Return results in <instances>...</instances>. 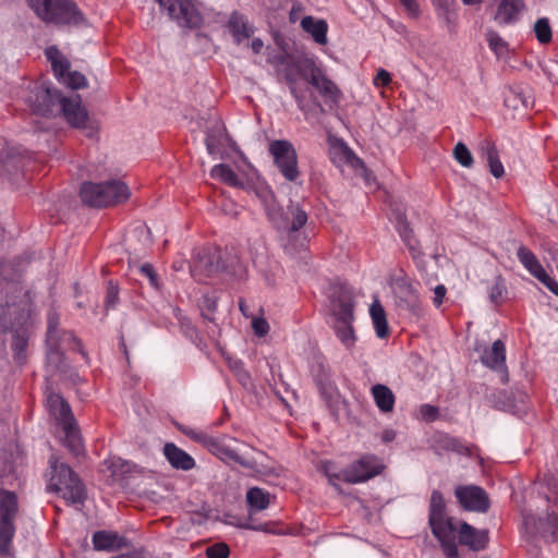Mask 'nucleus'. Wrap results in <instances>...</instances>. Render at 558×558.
<instances>
[{"mask_svg": "<svg viewBox=\"0 0 558 558\" xmlns=\"http://www.w3.org/2000/svg\"><path fill=\"white\" fill-rule=\"evenodd\" d=\"M267 62L272 65L276 73L282 76L289 86L298 108L307 112L312 92L306 85H301L300 80H306L326 100L338 102L341 92L318 66L313 58L296 56L287 51L269 53Z\"/></svg>", "mask_w": 558, "mask_h": 558, "instance_id": "1", "label": "nucleus"}, {"mask_svg": "<svg viewBox=\"0 0 558 558\" xmlns=\"http://www.w3.org/2000/svg\"><path fill=\"white\" fill-rule=\"evenodd\" d=\"M10 290L17 291V294L5 304L0 303V330L3 332L14 330L11 347L16 362L23 364L26 361L28 344V335L23 327L29 318V302L21 289L17 290L12 286Z\"/></svg>", "mask_w": 558, "mask_h": 558, "instance_id": "2", "label": "nucleus"}, {"mask_svg": "<svg viewBox=\"0 0 558 558\" xmlns=\"http://www.w3.org/2000/svg\"><path fill=\"white\" fill-rule=\"evenodd\" d=\"M330 315L332 328L337 338L347 348L351 349L356 341L353 329L354 313L352 293L342 286H335L330 293Z\"/></svg>", "mask_w": 558, "mask_h": 558, "instance_id": "3", "label": "nucleus"}, {"mask_svg": "<svg viewBox=\"0 0 558 558\" xmlns=\"http://www.w3.org/2000/svg\"><path fill=\"white\" fill-rule=\"evenodd\" d=\"M59 315L56 312H50L48 315L46 345L47 365L53 372H64V350H77L85 359L87 357L80 340L71 331L59 329Z\"/></svg>", "mask_w": 558, "mask_h": 558, "instance_id": "4", "label": "nucleus"}, {"mask_svg": "<svg viewBox=\"0 0 558 558\" xmlns=\"http://www.w3.org/2000/svg\"><path fill=\"white\" fill-rule=\"evenodd\" d=\"M428 522L447 558H459L456 543L457 526L446 513V504L439 490H433L429 500Z\"/></svg>", "mask_w": 558, "mask_h": 558, "instance_id": "5", "label": "nucleus"}, {"mask_svg": "<svg viewBox=\"0 0 558 558\" xmlns=\"http://www.w3.org/2000/svg\"><path fill=\"white\" fill-rule=\"evenodd\" d=\"M50 477L47 490L59 494L68 504H83L86 488L78 475L66 464L52 454L49 458Z\"/></svg>", "mask_w": 558, "mask_h": 558, "instance_id": "6", "label": "nucleus"}, {"mask_svg": "<svg viewBox=\"0 0 558 558\" xmlns=\"http://www.w3.org/2000/svg\"><path fill=\"white\" fill-rule=\"evenodd\" d=\"M34 13L46 23L80 26L84 16L72 0H26Z\"/></svg>", "mask_w": 558, "mask_h": 558, "instance_id": "7", "label": "nucleus"}, {"mask_svg": "<svg viewBox=\"0 0 558 558\" xmlns=\"http://www.w3.org/2000/svg\"><path fill=\"white\" fill-rule=\"evenodd\" d=\"M84 204L90 207H108L125 202L130 197L129 186L120 180L104 183L84 182L80 190Z\"/></svg>", "mask_w": 558, "mask_h": 558, "instance_id": "8", "label": "nucleus"}, {"mask_svg": "<svg viewBox=\"0 0 558 558\" xmlns=\"http://www.w3.org/2000/svg\"><path fill=\"white\" fill-rule=\"evenodd\" d=\"M271 219L275 217L268 211ZM307 214L299 203L290 202L287 206L286 217L280 221H275L277 228L281 230L284 250L291 254L295 253L300 247L305 246L306 236L301 229L307 222Z\"/></svg>", "mask_w": 558, "mask_h": 558, "instance_id": "9", "label": "nucleus"}, {"mask_svg": "<svg viewBox=\"0 0 558 558\" xmlns=\"http://www.w3.org/2000/svg\"><path fill=\"white\" fill-rule=\"evenodd\" d=\"M62 95L46 82H35L27 88L24 96L25 102L31 110L40 116L56 114L59 99Z\"/></svg>", "mask_w": 558, "mask_h": 558, "instance_id": "10", "label": "nucleus"}, {"mask_svg": "<svg viewBox=\"0 0 558 558\" xmlns=\"http://www.w3.org/2000/svg\"><path fill=\"white\" fill-rule=\"evenodd\" d=\"M179 26L199 28L203 15L193 0H155Z\"/></svg>", "mask_w": 558, "mask_h": 558, "instance_id": "11", "label": "nucleus"}, {"mask_svg": "<svg viewBox=\"0 0 558 558\" xmlns=\"http://www.w3.org/2000/svg\"><path fill=\"white\" fill-rule=\"evenodd\" d=\"M45 54L51 63L54 76L59 82L72 89L83 88L87 85L86 77L82 73L70 70V61L57 47H48Z\"/></svg>", "mask_w": 558, "mask_h": 558, "instance_id": "12", "label": "nucleus"}, {"mask_svg": "<svg viewBox=\"0 0 558 558\" xmlns=\"http://www.w3.org/2000/svg\"><path fill=\"white\" fill-rule=\"evenodd\" d=\"M269 151L272 155L281 174L289 181L299 177L298 156L293 145L284 140L270 143Z\"/></svg>", "mask_w": 558, "mask_h": 558, "instance_id": "13", "label": "nucleus"}, {"mask_svg": "<svg viewBox=\"0 0 558 558\" xmlns=\"http://www.w3.org/2000/svg\"><path fill=\"white\" fill-rule=\"evenodd\" d=\"M384 465L374 454H365L344 469V483H364L380 474Z\"/></svg>", "mask_w": 558, "mask_h": 558, "instance_id": "14", "label": "nucleus"}, {"mask_svg": "<svg viewBox=\"0 0 558 558\" xmlns=\"http://www.w3.org/2000/svg\"><path fill=\"white\" fill-rule=\"evenodd\" d=\"M62 113L66 122L76 129H86L88 125V112L82 105L80 95L63 97L59 99L56 113Z\"/></svg>", "mask_w": 558, "mask_h": 558, "instance_id": "15", "label": "nucleus"}, {"mask_svg": "<svg viewBox=\"0 0 558 558\" xmlns=\"http://www.w3.org/2000/svg\"><path fill=\"white\" fill-rule=\"evenodd\" d=\"M459 504L469 511L486 512L489 508V498L486 492L475 485H461L454 489Z\"/></svg>", "mask_w": 558, "mask_h": 558, "instance_id": "16", "label": "nucleus"}, {"mask_svg": "<svg viewBox=\"0 0 558 558\" xmlns=\"http://www.w3.org/2000/svg\"><path fill=\"white\" fill-rule=\"evenodd\" d=\"M235 439L228 437V436H221V437H213L210 438L209 442L207 444L206 448L215 456H217L221 460H230L234 461L235 463H239L242 466L245 468H253V463L243 457H241L236 450L232 447V442H234Z\"/></svg>", "mask_w": 558, "mask_h": 558, "instance_id": "17", "label": "nucleus"}, {"mask_svg": "<svg viewBox=\"0 0 558 558\" xmlns=\"http://www.w3.org/2000/svg\"><path fill=\"white\" fill-rule=\"evenodd\" d=\"M457 534L459 543L474 551L485 549L489 541L487 530H477L466 522H461L459 530L456 532Z\"/></svg>", "mask_w": 558, "mask_h": 558, "instance_id": "18", "label": "nucleus"}, {"mask_svg": "<svg viewBox=\"0 0 558 558\" xmlns=\"http://www.w3.org/2000/svg\"><path fill=\"white\" fill-rule=\"evenodd\" d=\"M475 351L480 353L481 362L492 369H506V347L501 340H496L490 348L476 343Z\"/></svg>", "mask_w": 558, "mask_h": 558, "instance_id": "19", "label": "nucleus"}, {"mask_svg": "<svg viewBox=\"0 0 558 558\" xmlns=\"http://www.w3.org/2000/svg\"><path fill=\"white\" fill-rule=\"evenodd\" d=\"M248 173L250 169L243 172L239 170V173H235L233 169L226 163L216 165L210 169L211 178L217 179L230 186L239 189H247L250 186L246 183V175Z\"/></svg>", "mask_w": 558, "mask_h": 558, "instance_id": "20", "label": "nucleus"}, {"mask_svg": "<svg viewBox=\"0 0 558 558\" xmlns=\"http://www.w3.org/2000/svg\"><path fill=\"white\" fill-rule=\"evenodd\" d=\"M524 8L525 4L523 0H501L498 3L494 20L499 25L514 24L519 20Z\"/></svg>", "mask_w": 558, "mask_h": 558, "instance_id": "21", "label": "nucleus"}, {"mask_svg": "<svg viewBox=\"0 0 558 558\" xmlns=\"http://www.w3.org/2000/svg\"><path fill=\"white\" fill-rule=\"evenodd\" d=\"M227 27L232 35L234 44L238 46L251 38L255 32L254 26L250 24L247 19L239 12L231 13Z\"/></svg>", "mask_w": 558, "mask_h": 558, "instance_id": "22", "label": "nucleus"}, {"mask_svg": "<svg viewBox=\"0 0 558 558\" xmlns=\"http://www.w3.org/2000/svg\"><path fill=\"white\" fill-rule=\"evenodd\" d=\"M163 454L170 465L175 470L190 471L196 465L194 458L173 442H167Z\"/></svg>", "mask_w": 558, "mask_h": 558, "instance_id": "23", "label": "nucleus"}, {"mask_svg": "<svg viewBox=\"0 0 558 558\" xmlns=\"http://www.w3.org/2000/svg\"><path fill=\"white\" fill-rule=\"evenodd\" d=\"M46 405L50 415L54 417L59 425L75 420L69 403L56 392L47 395Z\"/></svg>", "mask_w": 558, "mask_h": 558, "instance_id": "24", "label": "nucleus"}, {"mask_svg": "<svg viewBox=\"0 0 558 558\" xmlns=\"http://www.w3.org/2000/svg\"><path fill=\"white\" fill-rule=\"evenodd\" d=\"M301 27L311 35L316 44L326 45L328 43V24L325 20L306 15L301 20Z\"/></svg>", "mask_w": 558, "mask_h": 558, "instance_id": "25", "label": "nucleus"}, {"mask_svg": "<svg viewBox=\"0 0 558 558\" xmlns=\"http://www.w3.org/2000/svg\"><path fill=\"white\" fill-rule=\"evenodd\" d=\"M128 247L140 255L151 244L150 230L145 225L135 227L126 239Z\"/></svg>", "mask_w": 558, "mask_h": 558, "instance_id": "26", "label": "nucleus"}, {"mask_svg": "<svg viewBox=\"0 0 558 558\" xmlns=\"http://www.w3.org/2000/svg\"><path fill=\"white\" fill-rule=\"evenodd\" d=\"M371 395L380 412L390 413L393 411L396 397L388 386L376 384L371 388Z\"/></svg>", "mask_w": 558, "mask_h": 558, "instance_id": "27", "label": "nucleus"}, {"mask_svg": "<svg viewBox=\"0 0 558 558\" xmlns=\"http://www.w3.org/2000/svg\"><path fill=\"white\" fill-rule=\"evenodd\" d=\"M124 544L123 537L116 532L98 531L93 535V545L96 550L113 551Z\"/></svg>", "mask_w": 558, "mask_h": 558, "instance_id": "28", "label": "nucleus"}, {"mask_svg": "<svg viewBox=\"0 0 558 558\" xmlns=\"http://www.w3.org/2000/svg\"><path fill=\"white\" fill-rule=\"evenodd\" d=\"M60 426L64 433V446L75 456L83 453L84 446L76 421L73 420Z\"/></svg>", "mask_w": 558, "mask_h": 558, "instance_id": "29", "label": "nucleus"}, {"mask_svg": "<svg viewBox=\"0 0 558 558\" xmlns=\"http://www.w3.org/2000/svg\"><path fill=\"white\" fill-rule=\"evenodd\" d=\"M245 498L250 508V514H252L266 510L270 505L271 495L267 490L255 486L246 492Z\"/></svg>", "mask_w": 558, "mask_h": 558, "instance_id": "30", "label": "nucleus"}, {"mask_svg": "<svg viewBox=\"0 0 558 558\" xmlns=\"http://www.w3.org/2000/svg\"><path fill=\"white\" fill-rule=\"evenodd\" d=\"M218 270V262L207 253L201 255L198 260L194 262V265L191 267V274L197 280H203V277H210Z\"/></svg>", "mask_w": 558, "mask_h": 558, "instance_id": "31", "label": "nucleus"}, {"mask_svg": "<svg viewBox=\"0 0 558 558\" xmlns=\"http://www.w3.org/2000/svg\"><path fill=\"white\" fill-rule=\"evenodd\" d=\"M369 315L373 322V326L376 336L380 339L386 338L389 335V327L386 317V312L380 304L379 300L375 299L369 307Z\"/></svg>", "mask_w": 558, "mask_h": 558, "instance_id": "32", "label": "nucleus"}, {"mask_svg": "<svg viewBox=\"0 0 558 558\" xmlns=\"http://www.w3.org/2000/svg\"><path fill=\"white\" fill-rule=\"evenodd\" d=\"M518 259L529 272L539 280L545 277V269L534 255V253L525 246H520L517 252Z\"/></svg>", "mask_w": 558, "mask_h": 558, "instance_id": "33", "label": "nucleus"}, {"mask_svg": "<svg viewBox=\"0 0 558 558\" xmlns=\"http://www.w3.org/2000/svg\"><path fill=\"white\" fill-rule=\"evenodd\" d=\"M255 170L250 167V173L246 175V183L250 185L245 189L247 192H254L255 195L260 199L263 205L268 208L274 201L272 191L265 183H253V178L255 177Z\"/></svg>", "mask_w": 558, "mask_h": 558, "instance_id": "34", "label": "nucleus"}, {"mask_svg": "<svg viewBox=\"0 0 558 558\" xmlns=\"http://www.w3.org/2000/svg\"><path fill=\"white\" fill-rule=\"evenodd\" d=\"M482 155L486 159L490 173L496 178L500 179L505 174V168L499 159L498 151L495 145L485 143L482 145Z\"/></svg>", "mask_w": 558, "mask_h": 558, "instance_id": "35", "label": "nucleus"}, {"mask_svg": "<svg viewBox=\"0 0 558 558\" xmlns=\"http://www.w3.org/2000/svg\"><path fill=\"white\" fill-rule=\"evenodd\" d=\"M15 534L14 519H0V555H11V542Z\"/></svg>", "mask_w": 558, "mask_h": 558, "instance_id": "36", "label": "nucleus"}, {"mask_svg": "<svg viewBox=\"0 0 558 558\" xmlns=\"http://www.w3.org/2000/svg\"><path fill=\"white\" fill-rule=\"evenodd\" d=\"M104 465L110 471L113 482H122L123 476L132 471L133 465L121 458H110L104 461Z\"/></svg>", "mask_w": 558, "mask_h": 558, "instance_id": "37", "label": "nucleus"}, {"mask_svg": "<svg viewBox=\"0 0 558 558\" xmlns=\"http://www.w3.org/2000/svg\"><path fill=\"white\" fill-rule=\"evenodd\" d=\"M19 166L20 159L13 148L0 141V174L9 173L12 169H17Z\"/></svg>", "mask_w": 558, "mask_h": 558, "instance_id": "38", "label": "nucleus"}, {"mask_svg": "<svg viewBox=\"0 0 558 558\" xmlns=\"http://www.w3.org/2000/svg\"><path fill=\"white\" fill-rule=\"evenodd\" d=\"M17 498L14 493L0 490V519H15Z\"/></svg>", "mask_w": 558, "mask_h": 558, "instance_id": "39", "label": "nucleus"}, {"mask_svg": "<svg viewBox=\"0 0 558 558\" xmlns=\"http://www.w3.org/2000/svg\"><path fill=\"white\" fill-rule=\"evenodd\" d=\"M225 133V128L220 123H216L215 131L208 132L206 135L205 144L209 155L219 153L221 138Z\"/></svg>", "mask_w": 558, "mask_h": 558, "instance_id": "40", "label": "nucleus"}, {"mask_svg": "<svg viewBox=\"0 0 558 558\" xmlns=\"http://www.w3.org/2000/svg\"><path fill=\"white\" fill-rule=\"evenodd\" d=\"M320 470L332 486L338 487V482H344V469H339L332 461H323Z\"/></svg>", "mask_w": 558, "mask_h": 558, "instance_id": "41", "label": "nucleus"}, {"mask_svg": "<svg viewBox=\"0 0 558 558\" xmlns=\"http://www.w3.org/2000/svg\"><path fill=\"white\" fill-rule=\"evenodd\" d=\"M534 32L541 44H548L551 40L553 33L547 17H541L535 22Z\"/></svg>", "mask_w": 558, "mask_h": 558, "instance_id": "42", "label": "nucleus"}, {"mask_svg": "<svg viewBox=\"0 0 558 558\" xmlns=\"http://www.w3.org/2000/svg\"><path fill=\"white\" fill-rule=\"evenodd\" d=\"M317 387L322 393V396L327 400H332L337 395V387L329 379L327 375L322 377H316Z\"/></svg>", "mask_w": 558, "mask_h": 558, "instance_id": "43", "label": "nucleus"}, {"mask_svg": "<svg viewBox=\"0 0 558 558\" xmlns=\"http://www.w3.org/2000/svg\"><path fill=\"white\" fill-rule=\"evenodd\" d=\"M456 160L463 167L470 168L473 165V156L463 143H458L453 148Z\"/></svg>", "mask_w": 558, "mask_h": 558, "instance_id": "44", "label": "nucleus"}, {"mask_svg": "<svg viewBox=\"0 0 558 558\" xmlns=\"http://www.w3.org/2000/svg\"><path fill=\"white\" fill-rule=\"evenodd\" d=\"M180 430L192 440L203 445L205 448L211 438V436L205 433L204 430L187 426H181Z\"/></svg>", "mask_w": 558, "mask_h": 558, "instance_id": "45", "label": "nucleus"}, {"mask_svg": "<svg viewBox=\"0 0 558 558\" xmlns=\"http://www.w3.org/2000/svg\"><path fill=\"white\" fill-rule=\"evenodd\" d=\"M486 39H487V43H488V46L489 48L495 51L496 53L498 54H501L505 52L506 48H507V44L506 41L500 37V35L493 31V29H489L487 31L486 33Z\"/></svg>", "mask_w": 558, "mask_h": 558, "instance_id": "46", "label": "nucleus"}, {"mask_svg": "<svg viewBox=\"0 0 558 558\" xmlns=\"http://www.w3.org/2000/svg\"><path fill=\"white\" fill-rule=\"evenodd\" d=\"M506 292V286L501 277H497L494 284L489 289V299L494 303L502 300Z\"/></svg>", "mask_w": 558, "mask_h": 558, "instance_id": "47", "label": "nucleus"}, {"mask_svg": "<svg viewBox=\"0 0 558 558\" xmlns=\"http://www.w3.org/2000/svg\"><path fill=\"white\" fill-rule=\"evenodd\" d=\"M229 554V547L225 543H217L206 549V556L208 558H228Z\"/></svg>", "mask_w": 558, "mask_h": 558, "instance_id": "48", "label": "nucleus"}, {"mask_svg": "<svg viewBox=\"0 0 558 558\" xmlns=\"http://www.w3.org/2000/svg\"><path fill=\"white\" fill-rule=\"evenodd\" d=\"M252 328L256 336L264 337L269 331V324L262 317H254L252 320Z\"/></svg>", "mask_w": 558, "mask_h": 558, "instance_id": "49", "label": "nucleus"}, {"mask_svg": "<svg viewBox=\"0 0 558 558\" xmlns=\"http://www.w3.org/2000/svg\"><path fill=\"white\" fill-rule=\"evenodd\" d=\"M418 411L421 417L426 422H434L438 416V409L432 404H422Z\"/></svg>", "mask_w": 558, "mask_h": 558, "instance_id": "50", "label": "nucleus"}, {"mask_svg": "<svg viewBox=\"0 0 558 558\" xmlns=\"http://www.w3.org/2000/svg\"><path fill=\"white\" fill-rule=\"evenodd\" d=\"M140 271H141V274H143L144 276H146L148 278L151 287H154L156 289L159 288L158 280H157V274L155 272V270L150 264H143L140 267Z\"/></svg>", "mask_w": 558, "mask_h": 558, "instance_id": "51", "label": "nucleus"}, {"mask_svg": "<svg viewBox=\"0 0 558 558\" xmlns=\"http://www.w3.org/2000/svg\"><path fill=\"white\" fill-rule=\"evenodd\" d=\"M119 290L112 282H109L107 288L106 306L113 307L118 302Z\"/></svg>", "mask_w": 558, "mask_h": 558, "instance_id": "52", "label": "nucleus"}, {"mask_svg": "<svg viewBox=\"0 0 558 558\" xmlns=\"http://www.w3.org/2000/svg\"><path fill=\"white\" fill-rule=\"evenodd\" d=\"M374 85L376 86H387L391 83V75L384 69H380L376 76L374 77Z\"/></svg>", "mask_w": 558, "mask_h": 558, "instance_id": "53", "label": "nucleus"}, {"mask_svg": "<svg viewBox=\"0 0 558 558\" xmlns=\"http://www.w3.org/2000/svg\"><path fill=\"white\" fill-rule=\"evenodd\" d=\"M399 1L411 16H413V17L418 16L420 8H418L416 0H399Z\"/></svg>", "mask_w": 558, "mask_h": 558, "instance_id": "54", "label": "nucleus"}, {"mask_svg": "<svg viewBox=\"0 0 558 558\" xmlns=\"http://www.w3.org/2000/svg\"><path fill=\"white\" fill-rule=\"evenodd\" d=\"M409 248L411 251V255H412L413 259L415 260L417 268L420 270H424L425 260H424V256H423L422 252L415 245H412L411 243H409Z\"/></svg>", "mask_w": 558, "mask_h": 558, "instance_id": "55", "label": "nucleus"}, {"mask_svg": "<svg viewBox=\"0 0 558 558\" xmlns=\"http://www.w3.org/2000/svg\"><path fill=\"white\" fill-rule=\"evenodd\" d=\"M205 304H206V312H205V311H203V316H204L206 319H208V320H210V322H214V317H213V315H211V314H214V312L216 311L217 303H216V301H215V300L207 298V299L205 300Z\"/></svg>", "mask_w": 558, "mask_h": 558, "instance_id": "56", "label": "nucleus"}, {"mask_svg": "<svg viewBox=\"0 0 558 558\" xmlns=\"http://www.w3.org/2000/svg\"><path fill=\"white\" fill-rule=\"evenodd\" d=\"M539 281L546 287L548 288L553 293H555L556 295H558V282L553 279L550 276L547 275V272H545V277L543 276Z\"/></svg>", "mask_w": 558, "mask_h": 558, "instance_id": "57", "label": "nucleus"}, {"mask_svg": "<svg viewBox=\"0 0 558 558\" xmlns=\"http://www.w3.org/2000/svg\"><path fill=\"white\" fill-rule=\"evenodd\" d=\"M434 304L436 306H439L441 305L442 301H444V298H445V294H446V288L445 286L442 284H438L435 289H434Z\"/></svg>", "mask_w": 558, "mask_h": 558, "instance_id": "58", "label": "nucleus"}, {"mask_svg": "<svg viewBox=\"0 0 558 558\" xmlns=\"http://www.w3.org/2000/svg\"><path fill=\"white\" fill-rule=\"evenodd\" d=\"M235 526L238 527H241V529H245V530H253V531H266V525L265 524H258V525H255L248 521L246 522H238L235 523Z\"/></svg>", "mask_w": 558, "mask_h": 558, "instance_id": "59", "label": "nucleus"}, {"mask_svg": "<svg viewBox=\"0 0 558 558\" xmlns=\"http://www.w3.org/2000/svg\"><path fill=\"white\" fill-rule=\"evenodd\" d=\"M548 524L550 525V533L555 538H558V517L548 515Z\"/></svg>", "mask_w": 558, "mask_h": 558, "instance_id": "60", "label": "nucleus"}, {"mask_svg": "<svg viewBox=\"0 0 558 558\" xmlns=\"http://www.w3.org/2000/svg\"><path fill=\"white\" fill-rule=\"evenodd\" d=\"M264 48V41L260 38H253L251 43V49L255 54H258L262 52Z\"/></svg>", "mask_w": 558, "mask_h": 558, "instance_id": "61", "label": "nucleus"}, {"mask_svg": "<svg viewBox=\"0 0 558 558\" xmlns=\"http://www.w3.org/2000/svg\"><path fill=\"white\" fill-rule=\"evenodd\" d=\"M380 437L384 442H390L396 438V432L393 429H385Z\"/></svg>", "mask_w": 558, "mask_h": 558, "instance_id": "62", "label": "nucleus"}, {"mask_svg": "<svg viewBox=\"0 0 558 558\" xmlns=\"http://www.w3.org/2000/svg\"><path fill=\"white\" fill-rule=\"evenodd\" d=\"M235 375L243 385H247V383L250 381V375L244 367L239 369V372H236Z\"/></svg>", "mask_w": 558, "mask_h": 558, "instance_id": "63", "label": "nucleus"}, {"mask_svg": "<svg viewBox=\"0 0 558 558\" xmlns=\"http://www.w3.org/2000/svg\"><path fill=\"white\" fill-rule=\"evenodd\" d=\"M229 366L234 372V374L244 367L242 361L240 360H230Z\"/></svg>", "mask_w": 558, "mask_h": 558, "instance_id": "64", "label": "nucleus"}]
</instances>
